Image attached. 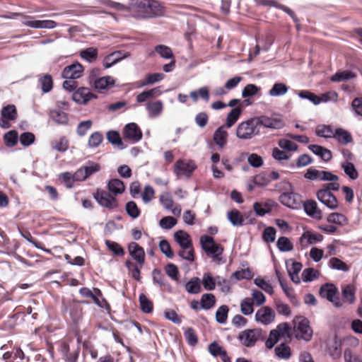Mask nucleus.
I'll return each instance as SVG.
<instances>
[{
  "mask_svg": "<svg viewBox=\"0 0 362 362\" xmlns=\"http://www.w3.org/2000/svg\"><path fill=\"white\" fill-rule=\"evenodd\" d=\"M165 8L156 0H137V18H154L163 16Z\"/></svg>",
  "mask_w": 362,
  "mask_h": 362,
  "instance_id": "nucleus-1",
  "label": "nucleus"
},
{
  "mask_svg": "<svg viewBox=\"0 0 362 362\" xmlns=\"http://www.w3.org/2000/svg\"><path fill=\"white\" fill-rule=\"evenodd\" d=\"M261 134L255 117H250L239 123L236 127L235 135L240 140L247 141Z\"/></svg>",
  "mask_w": 362,
  "mask_h": 362,
  "instance_id": "nucleus-2",
  "label": "nucleus"
},
{
  "mask_svg": "<svg viewBox=\"0 0 362 362\" xmlns=\"http://www.w3.org/2000/svg\"><path fill=\"white\" fill-rule=\"evenodd\" d=\"M238 339L244 346L252 347L257 341L264 339L263 331L261 328L247 329L239 333Z\"/></svg>",
  "mask_w": 362,
  "mask_h": 362,
  "instance_id": "nucleus-3",
  "label": "nucleus"
},
{
  "mask_svg": "<svg viewBox=\"0 0 362 362\" xmlns=\"http://www.w3.org/2000/svg\"><path fill=\"white\" fill-rule=\"evenodd\" d=\"M296 337L305 341H310L313 336V329L310 326L309 321L305 317H298L295 321Z\"/></svg>",
  "mask_w": 362,
  "mask_h": 362,
  "instance_id": "nucleus-4",
  "label": "nucleus"
},
{
  "mask_svg": "<svg viewBox=\"0 0 362 362\" xmlns=\"http://www.w3.org/2000/svg\"><path fill=\"white\" fill-rule=\"evenodd\" d=\"M279 200L281 204L291 209H300L303 203L301 196L293 192L282 193L279 196Z\"/></svg>",
  "mask_w": 362,
  "mask_h": 362,
  "instance_id": "nucleus-5",
  "label": "nucleus"
},
{
  "mask_svg": "<svg viewBox=\"0 0 362 362\" xmlns=\"http://www.w3.org/2000/svg\"><path fill=\"white\" fill-rule=\"evenodd\" d=\"M337 288L332 284H326L321 286L320 294L321 297L326 298L332 302L337 308L342 306V302L339 296H337Z\"/></svg>",
  "mask_w": 362,
  "mask_h": 362,
  "instance_id": "nucleus-6",
  "label": "nucleus"
},
{
  "mask_svg": "<svg viewBox=\"0 0 362 362\" xmlns=\"http://www.w3.org/2000/svg\"><path fill=\"white\" fill-rule=\"evenodd\" d=\"M275 317V312L271 307L263 306L257 310L255 320L258 323L269 325L274 322Z\"/></svg>",
  "mask_w": 362,
  "mask_h": 362,
  "instance_id": "nucleus-7",
  "label": "nucleus"
},
{
  "mask_svg": "<svg viewBox=\"0 0 362 362\" xmlns=\"http://www.w3.org/2000/svg\"><path fill=\"white\" fill-rule=\"evenodd\" d=\"M259 130L262 127L271 129H279L284 127V122L279 118L269 117L266 115L255 117Z\"/></svg>",
  "mask_w": 362,
  "mask_h": 362,
  "instance_id": "nucleus-8",
  "label": "nucleus"
},
{
  "mask_svg": "<svg viewBox=\"0 0 362 362\" xmlns=\"http://www.w3.org/2000/svg\"><path fill=\"white\" fill-rule=\"evenodd\" d=\"M94 198L100 205L104 207L113 209L117 206V200L113 195L104 190L98 189L94 194Z\"/></svg>",
  "mask_w": 362,
  "mask_h": 362,
  "instance_id": "nucleus-9",
  "label": "nucleus"
},
{
  "mask_svg": "<svg viewBox=\"0 0 362 362\" xmlns=\"http://www.w3.org/2000/svg\"><path fill=\"white\" fill-rule=\"evenodd\" d=\"M84 71L83 66L76 62L64 68L62 76L65 79L76 80L81 77Z\"/></svg>",
  "mask_w": 362,
  "mask_h": 362,
  "instance_id": "nucleus-10",
  "label": "nucleus"
},
{
  "mask_svg": "<svg viewBox=\"0 0 362 362\" xmlns=\"http://www.w3.org/2000/svg\"><path fill=\"white\" fill-rule=\"evenodd\" d=\"M195 168L196 165L193 161L186 162L180 159L175 164L174 172L177 177H189Z\"/></svg>",
  "mask_w": 362,
  "mask_h": 362,
  "instance_id": "nucleus-11",
  "label": "nucleus"
},
{
  "mask_svg": "<svg viewBox=\"0 0 362 362\" xmlns=\"http://www.w3.org/2000/svg\"><path fill=\"white\" fill-rule=\"evenodd\" d=\"M316 197L317 199L328 209L335 210L338 208V200L332 193H329L327 191H317Z\"/></svg>",
  "mask_w": 362,
  "mask_h": 362,
  "instance_id": "nucleus-12",
  "label": "nucleus"
},
{
  "mask_svg": "<svg viewBox=\"0 0 362 362\" xmlns=\"http://www.w3.org/2000/svg\"><path fill=\"white\" fill-rule=\"evenodd\" d=\"M23 24L33 28L52 29L57 26V23L52 20H35L33 17H27Z\"/></svg>",
  "mask_w": 362,
  "mask_h": 362,
  "instance_id": "nucleus-13",
  "label": "nucleus"
},
{
  "mask_svg": "<svg viewBox=\"0 0 362 362\" xmlns=\"http://www.w3.org/2000/svg\"><path fill=\"white\" fill-rule=\"evenodd\" d=\"M96 96L93 94L88 88H80L74 92L73 100L78 104H86Z\"/></svg>",
  "mask_w": 362,
  "mask_h": 362,
  "instance_id": "nucleus-14",
  "label": "nucleus"
},
{
  "mask_svg": "<svg viewBox=\"0 0 362 362\" xmlns=\"http://www.w3.org/2000/svg\"><path fill=\"white\" fill-rule=\"evenodd\" d=\"M322 240V235L313 233L310 231H305L300 238V244L302 247H307L308 245L321 242Z\"/></svg>",
  "mask_w": 362,
  "mask_h": 362,
  "instance_id": "nucleus-15",
  "label": "nucleus"
},
{
  "mask_svg": "<svg viewBox=\"0 0 362 362\" xmlns=\"http://www.w3.org/2000/svg\"><path fill=\"white\" fill-rule=\"evenodd\" d=\"M228 134L224 126H221L216 129L214 133L213 141L218 146L219 149L223 148L228 141Z\"/></svg>",
  "mask_w": 362,
  "mask_h": 362,
  "instance_id": "nucleus-16",
  "label": "nucleus"
},
{
  "mask_svg": "<svg viewBox=\"0 0 362 362\" xmlns=\"http://www.w3.org/2000/svg\"><path fill=\"white\" fill-rule=\"evenodd\" d=\"M305 214L315 218H322V211L317 207V204L315 200L310 199L302 203Z\"/></svg>",
  "mask_w": 362,
  "mask_h": 362,
  "instance_id": "nucleus-17",
  "label": "nucleus"
},
{
  "mask_svg": "<svg viewBox=\"0 0 362 362\" xmlns=\"http://www.w3.org/2000/svg\"><path fill=\"white\" fill-rule=\"evenodd\" d=\"M204 252L206 255L211 257L214 262H220L222 260L223 247L221 244L214 243L213 246L207 247L204 245Z\"/></svg>",
  "mask_w": 362,
  "mask_h": 362,
  "instance_id": "nucleus-18",
  "label": "nucleus"
},
{
  "mask_svg": "<svg viewBox=\"0 0 362 362\" xmlns=\"http://www.w3.org/2000/svg\"><path fill=\"white\" fill-rule=\"evenodd\" d=\"M275 204V202L271 199L266 202H255L253 209L257 216H264L265 214L272 211Z\"/></svg>",
  "mask_w": 362,
  "mask_h": 362,
  "instance_id": "nucleus-19",
  "label": "nucleus"
},
{
  "mask_svg": "<svg viewBox=\"0 0 362 362\" xmlns=\"http://www.w3.org/2000/svg\"><path fill=\"white\" fill-rule=\"evenodd\" d=\"M65 311L69 312V316L74 323H78L82 319L83 309L78 303H73L69 305H66Z\"/></svg>",
  "mask_w": 362,
  "mask_h": 362,
  "instance_id": "nucleus-20",
  "label": "nucleus"
},
{
  "mask_svg": "<svg viewBox=\"0 0 362 362\" xmlns=\"http://www.w3.org/2000/svg\"><path fill=\"white\" fill-rule=\"evenodd\" d=\"M128 251L131 256V259H127L125 265L128 271L131 273L133 278L136 279V243H131L128 246Z\"/></svg>",
  "mask_w": 362,
  "mask_h": 362,
  "instance_id": "nucleus-21",
  "label": "nucleus"
},
{
  "mask_svg": "<svg viewBox=\"0 0 362 362\" xmlns=\"http://www.w3.org/2000/svg\"><path fill=\"white\" fill-rule=\"evenodd\" d=\"M146 110L150 117H157L163 112V103L160 100L148 102L146 104Z\"/></svg>",
  "mask_w": 362,
  "mask_h": 362,
  "instance_id": "nucleus-22",
  "label": "nucleus"
},
{
  "mask_svg": "<svg viewBox=\"0 0 362 362\" xmlns=\"http://www.w3.org/2000/svg\"><path fill=\"white\" fill-rule=\"evenodd\" d=\"M309 150H310L314 154L318 156L324 161H329L332 158V151L322 146L317 144H311L308 146Z\"/></svg>",
  "mask_w": 362,
  "mask_h": 362,
  "instance_id": "nucleus-23",
  "label": "nucleus"
},
{
  "mask_svg": "<svg viewBox=\"0 0 362 362\" xmlns=\"http://www.w3.org/2000/svg\"><path fill=\"white\" fill-rule=\"evenodd\" d=\"M163 93L161 86H157L149 90H144L137 95V103H143L148 99L160 96Z\"/></svg>",
  "mask_w": 362,
  "mask_h": 362,
  "instance_id": "nucleus-24",
  "label": "nucleus"
},
{
  "mask_svg": "<svg viewBox=\"0 0 362 362\" xmlns=\"http://www.w3.org/2000/svg\"><path fill=\"white\" fill-rule=\"evenodd\" d=\"M165 75L163 73L148 74L144 80L137 83V88H141L160 82L163 81Z\"/></svg>",
  "mask_w": 362,
  "mask_h": 362,
  "instance_id": "nucleus-25",
  "label": "nucleus"
},
{
  "mask_svg": "<svg viewBox=\"0 0 362 362\" xmlns=\"http://www.w3.org/2000/svg\"><path fill=\"white\" fill-rule=\"evenodd\" d=\"M174 239L181 248H189V246H192L189 234L184 230L175 232Z\"/></svg>",
  "mask_w": 362,
  "mask_h": 362,
  "instance_id": "nucleus-26",
  "label": "nucleus"
},
{
  "mask_svg": "<svg viewBox=\"0 0 362 362\" xmlns=\"http://www.w3.org/2000/svg\"><path fill=\"white\" fill-rule=\"evenodd\" d=\"M333 138L341 145H346L353 141L351 134L342 128L335 129Z\"/></svg>",
  "mask_w": 362,
  "mask_h": 362,
  "instance_id": "nucleus-27",
  "label": "nucleus"
},
{
  "mask_svg": "<svg viewBox=\"0 0 362 362\" xmlns=\"http://www.w3.org/2000/svg\"><path fill=\"white\" fill-rule=\"evenodd\" d=\"M107 188L112 195L121 194L124 192L125 186L122 181L115 178L110 180L107 183Z\"/></svg>",
  "mask_w": 362,
  "mask_h": 362,
  "instance_id": "nucleus-28",
  "label": "nucleus"
},
{
  "mask_svg": "<svg viewBox=\"0 0 362 362\" xmlns=\"http://www.w3.org/2000/svg\"><path fill=\"white\" fill-rule=\"evenodd\" d=\"M356 74L350 70L339 71L332 75L330 81L332 82L346 81L356 77Z\"/></svg>",
  "mask_w": 362,
  "mask_h": 362,
  "instance_id": "nucleus-29",
  "label": "nucleus"
},
{
  "mask_svg": "<svg viewBox=\"0 0 362 362\" xmlns=\"http://www.w3.org/2000/svg\"><path fill=\"white\" fill-rule=\"evenodd\" d=\"M115 85V80L111 76H103L94 81L93 86L97 90H105L112 88Z\"/></svg>",
  "mask_w": 362,
  "mask_h": 362,
  "instance_id": "nucleus-30",
  "label": "nucleus"
},
{
  "mask_svg": "<svg viewBox=\"0 0 362 362\" xmlns=\"http://www.w3.org/2000/svg\"><path fill=\"white\" fill-rule=\"evenodd\" d=\"M341 295L345 302L353 304L356 301V287L353 284H348L342 288Z\"/></svg>",
  "mask_w": 362,
  "mask_h": 362,
  "instance_id": "nucleus-31",
  "label": "nucleus"
},
{
  "mask_svg": "<svg viewBox=\"0 0 362 362\" xmlns=\"http://www.w3.org/2000/svg\"><path fill=\"white\" fill-rule=\"evenodd\" d=\"M140 309L144 314H151L153 311V303L144 293L139 296Z\"/></svg>",
  "mask_w": 362,
  "mask_h": 362,
  "instance_id": "nucleus-32",
  "label": "nucleus"
},
{
  "mask_svg": "<svg viewBox=\"0 0 362 362\" xmlns=\"http://www.w3.org/2000/svg\"><path fill=\"white\" fill-rule=\"evenodd\" d=\"M185 288L188 293L198 294L202 291L201 280L199 277H192L185 285Z\"/></svg>",
  "mask_w": 362,
  "mask_h": 362,
  "instance_id": "nucleus-33",
  "label": "nucleus"
},
{
  "mask_svg": "<svg viewBox=\"0 0 362 362\" xmlns=\"http://www.w3.org/2000/svg\"><path fill=\"white\" fill-rule=\"evenodd\" d=\"M106 136L107 141L117 148L119 149L125 148L118 132L114 130L109 131L107 132Z\"/></svg>",
  "mask_w": 362,
  "mask_h": 362,
  "instance_id": "nucleus-34",
  "label": "nucleus"
},
{
  "mask_svg": "<svg viewBox=\"0 0 362 362\" xmlns=\"http://www.w3.org/2000/svg\"><path fill=\"white\" fill-rule=\"evenodd\" d=\"M216 302V299L213 293H204L200 298L201 307L206 310L213 308Z\"/></svg>",
  "mask_w": 362,
  "mask_h": 362,
  "instance_id": "nucleus-35",
  "label": "nucleus"
},
{
  "mask_svg": "<svg viewBox=\"0 0 362 362\" xmlns=\"http://www.w3.org/2000/svg\"><path fill=\"white\" fill-rule=\"evenodd\" d=\"M123 135L125 141L134 144L136 141V123L127 124L124 128Z\"/></svg>",
  "mask_w": 362,
  "mask_h": 362,
  "instance_id": "nucleus-36",
  "label": "nucleus"
},
{
  "mask_svg": "<svg viewBox=\"0 0 362 362\" xmlns=\"http://www.w3.org/2000/svg\"><path fill=\"white\" fill-rule=\"evenodd\" d=\"M98 55V50L97 48L93 47H88L80 52V57L88 62L95 61L97 59Z\"/></svg>",
  "mask_w": 362,
  "mask_h": 362,
  "instance_id": "nucleus-37",
  "label": "nucleus"
},
{
  "mask_svg": "<svg viewBox=\"0 0 362 362\" xmlns=\"http://www.w3.org/2000/svg\"><path fill=\"white\" fill-rule=\"evenodd\" d=\"M155 52L165 59H173L175 58L171 48L165 45H158L155 47Z\"/></svg>",
  "mask_w": 362,
  "mask_h": 362,
  "instance_id": "nucleus-38",
  "label": "nucleus"
},
{
  "mask_svg": "<svg viewBox=\"0 0 362 362\" xmlns=\"http://www.w3.org/2000/svg\"><path fill=\"white\" fill-rule=\"evenodd\" d=\"M288 88L284 83H276L269 90V95L272 97L281 96L288 92Z\"/></svg>",
  "mask_w": 362,
  "mask_h": 362,
  "instance_id": "nucleus-39",
  "label": "nucleus"
},
{
  "mask_svg": "<svg viewBox=\"0 0 362 362\" xmlns=\"http://www.w3.org/2000/svg\"><path fill=\"white\" fill-rule=\"evenodd\" d=\"M228 218L234 226H240L243 224L244 219L241 213L237 209H233L228 213Z\"/></svg>",
  "mask_w": 362,
  "mask_h": 362,
  "instance_id": "nucleus-40",
  "label": "nucleus"
},
{
  "mask_svg": "<svg viewBox=\"0 0 362 362\" xmlns=\"http://www.w3.org/2000/svg\"><path fill=\"white\" fill-rule=\"evenodd\" d=\"M50 117L56 123L59 124H66L69 121L67 114L60 110H54L51 111Z\"/></svg>",
  "mask_w": 362,
  "mask_h": 362,
  "instance_id": "nucleus-41",
  "label": "nucleus"
},
{
  "mask_svg": "<svg viewBox=\"0 0 362 362\" xmlns=\"http://www.w3.org/2000/svg\"><path fill=\"white\" fill-rule=\"evenodd\" d=\"M201 284H203L205 290L213 291L216 288V280L212 276L211 273H204Z\"/></svg>",
  "mask_w": 362,
  "mask_h": 362,
  "instance_id": "nucleus-42",
  "label": "nucleus"
},
{
  "mask_svg": "<svg viewBox=\"0 0 362 362\" xmlns=\"http://www.w3.org/2000/svg\"><path fill=\"white\" fill-rule=\"evenodd\" d=\"M1 117L14 121L17 118V110L13 105H8L1 110Z\"/></svg>",
  "mask_w": 362,
  "mask_h": 362,
  "instance_id": "nucleus-43",
  "label": "nucleus"
},
{
  "mask_svg": "<svg viewBox=\"0 0 362 362\" xmlns=\"http://www.w3.org/2000/svg\"><path fill=\"white\" fill-rule=\"evenodd\" d=\"M276 246L279 251L284 252L291 251L293 249V243L289 238L285 236H281L278 239Z\"/></svg>",
  "mask_w": 362,
  "mask_h": 362,
  "instance_id": "nucleus-44",
  "label": "nucleus"
},
{
  "mask_svg": "<svg viewBox=\"0 0 362 362\" xmlns=\"http://www.w3.org/2000/svg\"><path fill=\"white\" fill-rule=\"evenodd\" d=\"M242 112L240 107L232 109L227 115L226 127H231L238 119Z\"/></svg>",
  "mask_w": 362,
  "mask_h": 362,
  "instance_id": "nucleus-45",
  "label": "nucleus"
},
{
  "mask_svg": "<svg viewBox=\"0 0 362 362\" xmlns=\"http://www.w3.org/2000/svg\"><path fill=\"white\" fill-rule=\"evenodd\" d=\"M315 133L318 136L323 138H333L334 131L329 125H318L316 127Z\"/></svg>",
  "mask_w": 362,
  "mask_h": 362,
  "instance_id": "nucleus-46",
  "label": "nucleus"
},
{
  "mask_svg": "<svg viewBox=\"0 0 362 362\" xmlns=\"http://www.w3.org/2000/svg\"><path fill=\"white\" fill-rule=\"evenodd\" d=\"M254 303L250 298H245L240 302V311L244 315H250L254 312Z\"/></svg>",
  "mask_w": 362,
  "mask_h": 362,
  "instance_id": "nucleus-47",
  "label": "nucleus"
},
{
  "mask_svg": "<svg viewBox=\"0 0 362 362\" xmlns=\"http://www.w3.org/2000/svg\"><path fill=\"white\" fill-rule=\"evenodd\" d=\"M341 168H343L345 174L349 177L351 180H356L358 177V173L354 166L351 162H344L341 163Z\"/></svg>",
  "mask_w": 362,
  "mask_h": 362,
  "instance_id": "nucleus-48",
  "label": "nucleus"
},
{
  "mask_svg": "<svg viewBox=\"0 0 362 362\" xmlns=\"http://www.w3.org/2000/svg\"><path fill=\"white\" fill-rule=\"evenodd\" d=\"M152 275L154 284H158L160 287L168 286L166 277L160 269H154L152 272Z\"/></svg>",
  "mask_w": 362,
  "mask_h": 362,
  "instance_id": "nucleus-49",
  "label": "nucleus"
},
{
  "mask_svg": "<svg viewBox=\"0 0 362 362\" xmlns=\"http://www.w3.org/2000/svg\"><path fill=\"white\" fill-rule=\"evenodd\" d=\"M329 266L335 270L348 272L349 267L343 261L337 257H332L329 261Z\"/></svg>",
  "mask_w": 362,
  "mask_h": 362,
  "instance_id": "nucleus-50",
  "label": "nucleus"
},
{
  "mask_svg": "<svg viewBox=\"0 0 362 362\" xmlns=\"http://www.w3.org/2000/svg\"><path fill=\"white\" fill-rule=\"evenodd\" d=\"M229 308L227 305L220 306L216 312V320L219 324H225L227 321Z\"/></svg>",
  "mask_w": 362,
  "mask_h": 362,
  "instance_id": "nucleus-51",
  "label": "nucleus"
},
{
  "mask_svg": "<svg viewBox=\"0 0 362 362\" xmlns=\"http://www.w3.org/2000/svg\"><path fill=\"white\" fill-rule=\"evenodd\" d=\"M275 354L279 358L284 359H288L291 356L290 347L284 343L275 348Z\"/></svg>",
  "mask_w": 362,
  "mask_h": 362,
  "instance_id": "nucleus-52",
  "label": "nucleus"
},
{
  "mask_svg": "<svg viewBox=\"0 0 362 362\" xmlns=\"http://www.w3.org/2000/svg\"><path fill=\"white\" fill-rule=\"evenodd\" d=\"M68 141L65 137H61L59 139L54 140L51 143L52 148L59 152H64L68 148Z\"/></svg>",
  "mask_w": 362,
  "mask_h": 362,
  "instance_id": "nucleus-53",
  "label": "nucleus"
},
{
  "mask_svg": "<svg viewBox=\"0 0 362 362\" xmlns=\"http://www.w3.org/2000/svg\"><path fill=\"white\" fill-rule=\"evenodd\" d=\"M18 133L15 130H11L5 134L4 136V143L8 147L14 146L18 142Z\"/></svg>",
  "mask_w": 362,
  "mask_h": 362,
  "instance_id": "nucleus-54",
  "label": "nucleus"
},
{
  "mask_svg": "<svg viewBox=\"0 0 362 362\" xmlns=\"http://www.w3.org/2000/svg\"><path fill=\"white\" fill-rule=\"evenodd\" d=\"M260 90L261 88L259 86L250 83L245 86L242 90L241 95L244 98L252 97L255 95Z\"/></svg>",
  "mask_w": 362,
  "mask_h": 362,
  "instance_id": "nucleus-55",
  "label": "nucleus"
},
{
  "mask_svg": "<svg viewBox=\"0 0 362 362\" xmlns=\"http://www.w3.org/2000/svg\"><path fill=\"white\" fill-rule=\"evenodd\" d=\"M319 276V272L317 270L313 268H308L303 271L302 279L304 282L313 281L317 279Z\"/></svg>",
  "mask_w": 362,
  "mask_h": 362,
  "instance_id": "nucleus-56",
  "label": "nucleus"
},
{
  "mask_svg": "<svg viewBox=\"0 0 362 362\" xmlns=\"http://www.w3.org/2000/svg\"><path fill=\"white\" fill-rule=\"evenodd\" d=\"M327 221L329 223L343 226L347 223V219L346 216L342 214L331 213L327 217Z\"/></svg>",
  "mask_w": 362,
  "mask_h": 362,
  "instance_id": "nucleus-57",
  "label": "nucleus"
},
{
  "mask_svg": "<svg viewBox=\"0 0 362 362\" xmlns=\"http://www.w3.org/2000/svg\"><path fill=\"white\" fill-rule=\"evenodd\" d=\"M42 90L44 93L49 92L53 86L52 78L49 74H45L39 79Z\"/></svg>",
  "mask_w": 362,
  "mask_h": 362,
  "instance_id": "nucleus-58",
  "label": "nucleus"
},
{
  "mask_svg": "<svg viewBox=\"0 0 362 362\" xmlns=\"http://www.w3.org/2000/svg\"><path fill=\"white\" fill-rule=\"evenodd\" d=\"M103 140V134L99 132H95L89 136L88 146L89 148H96L102 143Z\"/></svg>",
  "mask_w": 362,
  "mask_h": 362,
  "instance_id": "nucleus-59",
  "label": "nucleus"
},
{
  "mask_svg": "<svg viewBox=\"0 0 362 362\" xmlns=\"http://www.w3.org/2000/svg\"><path fill=\"white\" fill-rule=\"evenodd\" d=\"M252 182L254 185L262 187L267 186L269 183V178L267 177L266 173H262L256 175L253 177Z\"/></svg>",
  "mask_w": 362,
  "mask_h": 362,
  "instance_id": "nucleus-60",
  "label": "nucleus"
},
{
  "mask_svg": "<svg viewBox=\"0 0 362 362\" xmlns=\"http://www.w3.org/2000/svg\"><path fill=\"white\" fill-rule=\"evenodd\" d=\"M254 283L257 286L267 292V293L272 295L274 293V289L272 286L266 281L264 279L261 278H256L254 280Z\"/></svg>",
  "mask_w": 362,
  "mask_h": 362,
  "instance_id": "nucleus-61",
  "label": "nucleus"
},
{
  "mask_svg": "<svg viewBox=\"0 0 362 362\" xmlns=\"http://www.w3.org/2000/svg\"><path fill=\"white\" fill-rule=\"evenodd\" d=\"M177 223V219L173 216H165L162 218L159 221L160 226L166 230L171 229Z\"/></svg>",
  "mask_w": 362,
  "mask_h": 362,
  "instance_id": "nucleus-62",
  "label": "nucleus"
},
{
  "mask_svg": "<svg viewBox=\"0 0 362 362\" xmlns=\"http://www.w3.org/2000/svg\"><path fill=\"white\" fill-rule=\"evenodd\" d=\"M160 202L166 209H171L174 205V201L169 192H164L160 195Z\"/></svg>",
  "mask_w": 362,
  "mask_h": 362,
  "instance_id": "nucleus-63",
  "label": "nucleus"
},
{
  "mask_svg": "<svg viewBox=\"0 0 362 362\" xmlns=\"http://www.w3.org/2000/svg\"><path fill=\"white\" fill-rule=\"evenodd\" d=\"M351 107L356 116L362 117V97L355 98L351 102Z\"/></svg>",
  "mask_w": 362,
  "mask_h": 362,
  "instance_id": "nucleus-64",
  "label": "nucleus"
}]
</instances>
